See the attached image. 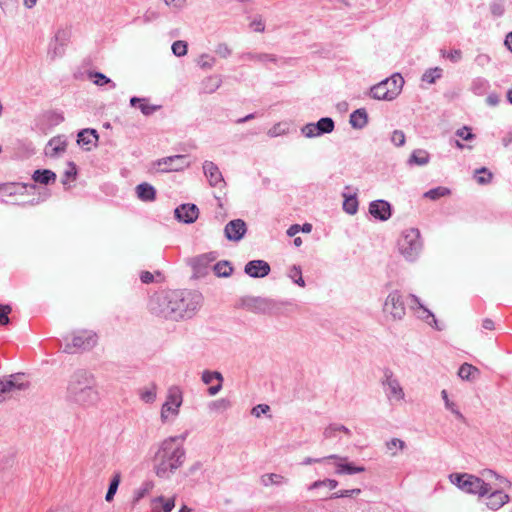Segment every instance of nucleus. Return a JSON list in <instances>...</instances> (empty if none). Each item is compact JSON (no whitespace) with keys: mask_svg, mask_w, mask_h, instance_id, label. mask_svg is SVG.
<instances>
[{"mask_svg":"<svg viewBox=\"0 0 512 512\" xmlns=\"http://www.w3.org/2000/svg\"><path fill=\"white\" fill-rule=\"evenodd\" d=\"M270 266L263 260H252L245 265V273L253 278H262L269 274Z\"/></svg>","mask_w":512,"mask_h":512,"instance_id":"nucleus-17","label":"nucleus"},{"mask_svg":"<svg viewBox=\"0 0 512 512\" xmlns=\"http://www.w3.org/2000/svg\"><path fill=\"white\" fill-rule=\"evenodd\" d=\"M429 154L427 151L423 149H417L412 152L409 157L408 164L409 165H419L423 166L429 162Z\"/></svg>","mask_w":512,"mask_h":512,"instance_id":"nucleus-26","label":"nucleus"},{"mask_svg":"<svg viewBox=\"0 0 512 512\" xmlns=\"http://www.w3.org/2000/svg\"><path fill=\"white\" fill-rule=\"evenodd\" d=\"M119 482H120L119 475H116L110 482L108 491L105 496L106 501L110 502L113 499V497L118 489Z\"/></svg>","mask_w":512,"mask_h":512,"instance_id":"nucleus-44","label":"nucleus"},{"mask_svg":"<svg viewBox=\"0 0 512 512\" xmlns=\"http://www.w3.org/2000/svg\"><path fill=\"white\" fill-rule=\"evenodd\" d=\"M381 383L386 387V395L389 400L402 401L404 399V390L391 369L385 368L383 370Z\"/></svg>","mask_w":512,"mask_h":512,"instance_id":"nucleus-9","label":"nucleus"},{"mask_svg":"<svg viewBox=\"0 0 512 512\" xmlns=\"http://www.w3.org/2000/svg\"><path fill=\"white\" fill-rule=\"evenodd\" d=\"M302 133L307 138H312L315 136H319V132L317 130V126L314 123H308L302 128Z\"/></svg>","mask_w":512,"mask_h":512,"instance_id":"nucleus-49","label":"nucleus"},{"mask_svg":"<svg viewBox=\"0 0 512 512\" xmlns=\"http://www.w3.org/2000/svg\"><path fill=\"white\" fill-rule=\"evenodd\" d=\"M336 428H338V424H331L328 427H326L323 432L324 438L331 439L336 437V434L338 432Z\"/></svg>","mask_w":512,"mask_h":512,"instance_id":"nucleus-59","label":"nucleus"},{"mask_svg":"<svg viewBox=\"0 0 512 512\" xmlns=\"http://www.w3.org/2000/svg\"><path fill=\"white\" fill-rule=\"evenodd\" d=\"M12 311L11 306L0 304V325H7L10 322L8 314Z\"/></svg>","mask_w":512,"mask_h":512,"instance_id":"nucleus-48","label":"nucleus"},{"mask_svg":"<svg viewBox=\"0 0 512 512\" xmlns=\"http://www.w3.org/2000/svg\"><path fill=\"white\" fill-rule=\"evenodd\" d=\"M441 395H442V398H443V400H444V402H445V406H446V408H447V409H449V410H451V412H452L453 414H455L459 419H462V418H463V415L460 413V411H459V410H457V409L455 408V404L449 400V398H448V394H447L446 390H443V391L441 392Z\"/></svg>","mask_w":512,"mask_h":512,"instance_id":"nucleus-47","label":"nucleus"},{"mask_svg":"<svg viewBox=\"0 0 512 512\" xmlns=\"http://www.w3.org/2000/svg\"><path fill=\"white\" fill-rule=\"evenodd\" d=\"M203 171L206 177L208 178L209 184L212 187L223 188L225 186V181L220 172L218 166L211 162L205 161L203 164Z\"/></svg>","mask_w":512,"mask_h":512,"instance_id":"nucleus-13","label":"nucleus"},{"mask_svg":"<svg viewBox=\"0 0 512 512\" xmlns=\"http://www.w3.org/2000/svg\"><path fill=\"white\" fill-rule=\"evenodd\" d=\"M166 5L172 6L176 9H181L185 5V0H163Z\"/></svg>","mask_w":512,"mask_h":512,"instance_id":"nucleus-61","label":"nucleus"},{"mask_svg":"<svg viewBox=\"0 0 512 512\" xmlns=\"http://www.w3.org/2000/svg\"><path fill=\"white\" fill-rule=\"evenodd\" d=\"M197 64L202 68V69H211L214 64H215V58L214 57H211L207 54H202L198 60H197Z\"/></svg>","mask_w":512,"mask_h":512,"instance_id":"nucleus-43","label":"nucleus"},{"mask_svg":"<svg viewBox=\"0 0 512 512\" xmlns=\"http://www.w3.org/2000/svg\"><path fill=\"white\" fill-rule=\"evenodd\" d=\"M156 385L152 384L149 388H145L140 392V398L146 403H152L156 399Z\"/></svg>","mask_w":512,"mask_h":512,"instance_id":"nucleus-39","label":"nucleus"},{"mask_svg":"<svg viewBox=\"0 0 512 512\" xmlns=\"http://www.w3.org/2000/svg\"><path fill=\"white\" fill-rule=\"evenodd\" d=\"M337 485H338V482L333 479L319 480V481H315L314 483H312L309 486V490H316V489H319L320 487H326V488L332 490V489L336 488Z\"/></svg>","mask_w":512,"mask_h":512,"instance_id":"nucleus-40","label":"nucleus"},{"mask_svg":"<svg viewBox=\"0 0 512 512\" xmlns=\"http://www.w3.org/2000/svg\"><path fill=\"white\" fill-rule=\"evenodd\" d=\"M450 194V190L445 187H437L434 189H431L427 191L424 196L431 199V200H437L441 197L447 196Z\"/></svg>","mask_w":512,"mask_h":512,"instance_id":"nucleus-38","label":"nucleus"},{"mask_svg":"<svg viewBox=\"0 0 512 512\" xmlns=\"http://www.w3.org/2000/svg\"><path fill=\"white\" fill-rule=\"evenodd\" d=\"M67 399L77 405L90 407L99 400L94 375L84 369H78L71 374L67 388Z\"/></svg>","mask_w":512,"mask_h":512,"instance_id":"nucleus-3","label":"nucleus"},{"mask_svg":"<svg viewBox=\"0 0 512 512\" xmlns=\"http://www.w3.org/2000/svg\"><path fill=\"white\" fill-rule=\"evenodd\" d=\"M456 135L463 140H472L474 139L475 135L471 133L470 128L467 126H464L456 131Z\"/></svg>","mask_w":512,"mask_h":512,"instance_id":"nucleus-53","label":"nucleus"},{"mask_svg":"<svg viewBox=\"0 0 512 512\" xmlns=\"http://www.w3.org/2000/svg\"><path fill=\"white\" fill-rule=\"evenodd\" d=\"M449 479L452 484L456 485L459 489L466 493L484 496L492 490L490 484L471 474L453 473L450 474Z\"/></svg>","mask_w":512,"mask_h":512,"instance_id":"nucleus-5","label":"nucleus"},{"mask_svg":"<svg viewBox=\"0 0 512 512\" xmlns=\"http://www.w3.org/2000/svg\"><path fill=\"white\" fill-rule=\"evenodd\" d=\"M475 177L479 185H487L492 182L493 173L486 167H482L475 171Z\"/></svg>","mask_w":512,"mask_h":512,"instance_id":"nucleus-35","label":"nucleus"},{"mask_svg":"<svg viewBox=\"0 0 512 512\" xmlns=\"http://www.w3.org/2000/svg\"><path fill=\"white\" fill-rule=\"evenodd\" d=\"M386 447L391 452V455L394 456L396 455V448H399L400 450H403L405 448V442L398 438H393L390 441L386 442Z\"/></svg>","mask_w":512,"mask_h":512,"instance_id":"nucleus-45","label":"nucleus"},{"mask_svg":"<svg viewBox=\"0 0 512 512\" xmlns=\"http://www.w3.org/2000/svg\"><path fill=\"white\" fill-rule=\"evenodd\" d=\"M340 462L336 463V473L341 474H355L364 471V467L354 466L352 463H343L342 461L346 460L345 458H341Z\"/></svg>","mask_w":512,"mask_h":512,"instance_id":"nucleus-29","label":"nucleus"},{"mask_svg":"<svg viewBox=\"0 0 512 512\" xmlns=\"http://www.w3.org/2000/svg\"><path fill=\"white\" fill-rule=\"evenodd\" d=\"M383 310L394 320H401L405 316V305L399 291H392L387 296Z\"/></svg>","mask_w":512,"mask_h":512,"instance_id":"nucleus-10","label":"nucleus"},{"mask_svg":"<svg viewBox=\"0 0 512 512\" xmlns=\"http://www.w3.org/2000/svg\"><path fill=\"white\" fill-rule=\"evenodd\" d=\"M182 404V392L179 387L173 386L168 390L167 400L162 405L161 419L166 421L168 419V413L173 415L178 414V409Z\"/></svg>","mask_w":512,"mask_h":512,"instance_id":"nucleus-11","label":"nucleus"},{"mask_svg":"<svg viewBox=\"0 0 512 512\" xmlns=\"http://www.w3.org/2000/svg\"><path fill=\"white\" fill-rule=\"evenodd\" d=\"M217 253L209 252L195 257L192 260V267L197 276H203L206 274L207 269L216 260Z\"/></svg>","mask_w":512,"mask_h":512,"instance_id":"nucleus-14","label":"nucleus"},{"mask_svg":"<svg viewBox=\"0 0 512 512\" xmlns=\"http://www.w3.org/2000/svg\"><path fill=\"white\" fill-rule=\"evenodd\" d=\"M202 303L203 296L198 291L172 290L152 297L149 306L155 316L178 321L192 318Z\"/></svg>","mask_w":512,"mask_h":512,"instance_id":"nucleus-1","label":"nucleus"},{"mask_svg":"<svg viewBox=\"0 0 512 512\" xmlns=\"http://www.w3.org/2000/svg\"><path fill=\"white\" fill-rule=\"evenodd\" d=\"M270 411V407L267 404H259L253 407L251 414L259 418L262 414H266Z\"/></svg>","mask_w":512,"mask_h":512,"instance_id":"nucleus-54","label":"nucleus"},{"mask_svg":"<svg viewBox=\"0 0 512 512\" xmlns=\"http://www.w3.org/2000/svg\"><path fill=\"white\" fill-rule=\"evenodd\" d=\"M140 279L143 283H151L154 280V276L150 272L144 271L141 273Z\"/></svg>","mask_w":512,"mask_h":512,"instance_id":"nucleus-63","label":"nucleus"},{"mask_svg":"<svg viewBox=\"0 0 512 512\" xmlns=\"http://www.w3.org/2000/svg\"><path fill=\"white\" fill-rule=\"evenodd\" d=\"M288 275L300 287H304L305 286V281H304V279L302 277V271H301V268L299 266L294 265L289 270V274Z\"/></svg>","mask_w":512,"mask_h":512,"instance_id":"nucleus-41","label":"nucleus"},{"mask_svg":"<svg viewBox=\"0 0 512 512\" xmlns=\"http://www.w3.org/2000/svg\"><path fill=\"white\" fill-rule=\"evenodd\" d=\"M204 90L207 93H213L216 91L221 85V79L218 76H211L205 79L203 82Z\"/></svg>","mask_w":512,"mask_h":512,"instance_id":"nucleus-37","label":"nucleus"},{"mask_svg":"<svg viewBox=\"0 0 512 512\" xmlns=\"http://www.w3.org/2000/svg\"><path fill=\"white\" fill-rule=\"evenodd\" d=\"M479 373L478 368L468 363L462 364L458 371L459 377L463 380H473Z\"/></svg>","mask_w":512,"mask_h":512,"instance_id":"nucleus-28","label":"nucleus"},{"mask_svg":"<svg viewBox=\"0 0 512 512\" xmlns=\"http://www.w3.org/2000/svg\"><path fill=\"white\" fill-rule=\"evenodd\" d=\"M351 126L356 129H362L368 122V116L365 109H357L350 115Z\"/></svg>","mask_w":512,"mask_h":512,"instance_id":"nucleus-22","label":"nucleus"},{"mask_svg":"<svg viewBox=\"0 0 512 512\" xmlns=\"http://www.w3.org/2000/svg\"><path fill=\"white\" fill-rule=\"evenodd\" d=\"M369 212L374 218L385 221L391 216V207L387 201L375 200L370 203Z\"/></svg>","mask_w":512,"mask_h":512,"instance_id":"nucleus-18","label":"nucleus"},{"mask_svg":"<svg viewBox=\"0 0 512 512\" xmlns=\"http://www.w3.org/2000/svg\"><path fill=\"white\" fill-rule=\"evenodd\" d=\"M97 334L90 330H83L74 335L72 342L64 347V352L73 353L76 349L88 350L97 344Z\"/></svg>","mask_w":512,"mask_h":512,"instance_id":"nucleus-8","label":"nucleus"},{"mask_svg":"<svg viewBox=\"0 0 512 512\" xmlns=\"http://www.w3.org/2000/svg\"><path fill=\"white\" fill-rule=\"evenodd\" d=\"M66 149V141L61 137L52 138L46 147V155L50 157H55L59 153L65 151Z\"/></svg>","mask_w":512,"mask_h":512,"instance_id":"nucleus-21","label":"nucleus"},{"mask_svg":"<svg viewBox=\"0 0 512 512\" xmlns=\"http://www.w3.org/2000/svg\"><path fill=\"white\" fill-rule=\"evenodd\" d=\"M214 273L218 277H228L233 271L228 261H220L212 266Z\"/></svg>","mask_w":512,"mask_h":512,"instance_id":"nucleus-33","label":"nucleus"},{"mask_svg":"<svg viewBox=\"0 0 512 512\" xmlns=\"http://www.w3.org/2000/svg\"><path fill=\"white\" fill-rule=\"evenodd\" d=\"M326 459H337V460H342L341 457H338L337 455H330L328 457H324V458H319V459H313V458H306L303 462V464L305 465H309V464H312V463H319V462H322Z\"/></svg>","mask_w":512,"mask_h":512,"instance_id":"nucleus-60","label":"nucleus"},{"mask_svg":"<svg viewBox=\"0 0 512 512\" xmlns=\"http://www.w3.org/2000/svg\"><path fill=\"white\" fill-rule=\"evenodd\" d=\"M88 78L93 81V83L97 86H104L106 84H111L112 88L116 87V84L111 81L110 78L105 76L104 74L100 72H89Z\"/></svg>","mask_w":512,"mask_h":512,"instance_id":"nucleus-34","label":"nucleus"},{"mask_svg":"<svg viewBox=\"0 0 512 512\" xmlns=\"http://www.w3.org/2000/svg\"><path fill=\"white\" fill-rule=\"evenodd\" d=\"M509 500V496L501 490L492 491L488 497L486 505L492 509L497 510L501 508Z\"/></svg>","mask_w":512,"mask_h":512,"instance_id":"nucleus-20","label":"nucleus"},{"mask_svg":"<svg viewBox=\"0 0 512 512\" xmlns=\"http://www.w3.org/2000/svg\"><path fill=\"white\" fill-rule=\"evenodd\" d=\"M442 55L449 58L452 62H457L462 58V52L459 49L452 50L449 53L442 51Z\"/></svg>","mask_w":512,"mask_h":512,"instance_id":"nucleus-58","label":"nucleus"},{"mask_svg":"<svg viewBox=\"0 0 512 512\" xmlns=\"http://www.w3.org/2000/svg\"><path fill=\"white\" fill-rule=\"evenodd\" d=\"M361 493L360 489H351V490H340L331 495V498H343V497H352L355 495H359Z\"/></svg>","mask_w":512,"mask_h":512,"instance_id":"nucleus-51","label":"nucleus"},{"mask_svg":"<svg viewBox=\"0 0 512 512\" xmlns=\"http://www.w3.org/2000/svg\"><path fill=\"white\" fill-rule=\"evenodd\" d=\"M242 58L248 61H257L260 63H266V62H277V57L274 54L269 53H252L248 52L242 55Z\"/></svg>","mask_w":512,"mask_h":512,"instance_id":"nucleus-25","label":"nucleus"},{"mask_svg":"<svg viewBox=\"0 0 512 512\" xmlns=\"http://www.w3.org/2000/svg\"><path fill=\"white\" fill-rule=\"evenodd\" d=\"M411 298L413 303L416 304L418 308L423 311V315L421 317L425 319L431 326H434L437 329H439L437 326V320L435 319V316L420 303L419 299L415 295H411Z\"/></svg>","mask_w":512,"mask_h":512,"instance_id":"nucleus-32","label":"nucleus"},{"mask_svg":"<svg viewBox=\"0 0 512 512\" xmlns=\"http://www.w3.org/2000/svg\"><path fill=\"white\" fill-rule=\"evenodd\" d=\"M260 481L263 486L268 487L271 485H281L286 482L284 476L276 473H268L261 476Z\"/></svg>","mask_w":512,"mask_h":512,"instance_id":"nucleus-30","label":"nucleus"},{"mask_svg":"<svg viewBox=\"0 0 512 512\" xmlns=\"http://www.w3.org/2000/svg\"><path fill=\"white\" fill-rule=\"evenodd\" d=\"M420 231L416 228H410L404 231L399 240L400 253L407 259L412 260L421 250Z\"/></svg>","mask_w":512,"mask_h":512,"instance_id":"nucleus-6","label":"nucleus"},{"mask_svg":"<svg viewBox=\"0 0 512 512\" xmlns=\"http://www.w3.org/2000/svg\"><path fill=\"white\" fill-rule=\"evenodd\" d=\"M29 388V382L25 381L24 374L17 373L9 375L0 380V403L5 401L8 396H13L17 391H23Z\"/></svg>","mask_w":512,"mask_h":512,"instance_id":"nucleus-7","label":"nucleus"},{"mask_svg":"<svg viewBox=\"0 0 512 512\" xmlns=\"http://www.w3.org/2000/svg\"><path fill=\"white\" fill-rule=\"evenodd\" d=\"M32 179L37 183L48 185L55 182L56 174L48 169L36 170L32 175Z\"/></svg>","mask_w":512,"mask_h":512,"instance_id":"nucleus-24","label":"nucleus"},{"mask_svg":"<svg viewBox=\"0 0 512 512\" xmlns=\"http://www.w3.org/2000/svg\"><path fill=\"white\" fill-rule=\"evenodd\" d=\"M184 436L163 440L154 457V471L160 478L167 479L180 468L185 459Z\"/></svg>","mask_w":512,"mask_h":512,"instance_id":"nucleus-2","label":"nucleus"},{"mask_svg":"<svg viewBox=\"0 0 512 512\" xmlns=\"http://www.w3.org/2000/svg\"><path fill=\"white\" fill-rule=\"evenodd\" d=\"M246 231V223L241 219H235L228 222L224 228L226 238L234 242L241 240Z\"/></svg>","mask_w":512,"mask_h":512,"instance_id":"nucleus-12","label":"nucleus"},{"mask_svg":"<svg viewBox=\"0 0 512 512\" xmlns=\"http://www.w3.org/2000/svg\"><path fill=\"white\" fill-rule=\"evenodd\" d=\"M156 501H159V502H162L163 503V510L164 512H170L174 506H175V499L174 498H169V499H164L162 496L158 497L156 499Z\"/></svg>","mask_w":512,"mask_h":512,"instance_id":"nucleus-55","label":"nucleus"},{"mask_svg":"<svg viewBox=\"0 0 512 512\" xmlns=\"http://www.w3.org/2000/svg\"><path fill=\"white\" fill-rule=\"evenodd\" d=\"M136 194L142 201H153L156 196V191L152 185L141 183L136 187Z\"/></svg>","mask_w":512,"mask_h":512,"instance_id":"nucleus-23","label":"nucleus"},{"mask_svg":"<svg viewBox=\"0 0 512 512\" xmlns=\"http://www.w3.org/2000/svg\"><path fill=\"white\" fill-rule=\"evenodd\" d=\"M250 27L255 31V32H264L265 31V24L262 20L261 17H257L255 18L251 23H250Z\"/></svg>","mask_w":512,"mask_h":512,"instance_id":"nucleus-57","label":"nucleus"},{"mask_svg":"<svg viewBox=\"0 0 512 512\" xmlns=\"http://www.w3.org/2000/svg\"><path fill=\"white\" fill-rule=\"evenodd\" d=\"M186 155H174L166 157L158 162L159 166L164 165L163 171H178L189 166Z\"/></svg>","mask_w":512,"mask_h":512,"instance_id":"nucleus-16","label":"nucleus"},{"mask_svg":"<svg viewBox=\"0 0 512 512\" xmlns=\"http://www.w3.org/2000/svg\"><path fill=\"white\" fill-rule=\"evenodd\" d=\"M343 197H344V202H343L344 211L350 215L355 214L358 210V200H357L356 194L347 195L346 193H343Z\"/></svg>","mask_w":512,"mask_h":512,"instance_id":"nucleus-31","label":"nucleus"},{"mask_svg":"<svg viewBox=\"0 0 512 512\" xmlns=\"http://www.w3.org/2000/svg\"><path fill=\"white\" fill-rule=\"evenodd\" d=\"M137 103H139V109L145 116L153 114L156 110L160 108V106L148 104L145 98L132 97L130 99V104L132 106H136Z\"/></svg>","mask_w":512,"mask_h":512,"instance_id":"nucleus-27","label":"nucleus"},{"mask_svg":"<svg viewBox=\"0 0 512 512\" xmlns=\"http://www.w3.org/2000/svg\"><path fill=\"white\" fill-rule=\"evenodd\" d=\"M284 133V130L281 128V124L274 125L269 131L268 135L271 137H276Z\"/></svg>","mask_w":512,"mask_h":512,"instance_id":"nucleus-62","label":"nucleus"},{"mask_svg":"<svg viewBox=\"0 0 512 512\" xmlns=\"http://www.w3.org/2000/svg\"><path fill=\"white\" fill-rule=\"evenodd\" d=\"M172 51L178 57L186 55L187 54V43L185 41H181V40L175 41L172 44Z\"/></svg>","mask_w":512,"mask_h":512,"instance_id":"nucleus-46","label":"nucleus"},{"mask_svg":"<svg viewBox=\"0 0 512 512\" xmlns=\"http://www.w3.org/2000/svg\"><path fill=\"white\" fill-rule=\"evenodd\" d=\"M221 58H228L231 55V49L226 44H219L215 50Z\"/></svg>","mask_w":512,"mask_h":512,"instance_id":"nucleus-56","label":"nucleus"},{"mask_svg":"<svg viewBox=\"0 0 512 512\" xmlns=\"http://www.w3.org/2000/svg\"><path fill=\"white\" fill-rule=\"evenodd\" d=\"M441 70L438 68H435L434 70L426 71L423 74L422 80L428 83H434L436 78L440 77Z\"/></svg>","mask_w":512,"mask_h":512,"instance_id":"nucleus-52","label":"nucleus"},{"mask_svg":"<svg viewBox=\"0 0 512 512\" xmlns=\"http://www.w3.org/2000/svg\"><path fill=\"white\" fill-rule=\"evenodd\" d=\"M98 138L99 136L95 129H83L78 133L77 142L90 151L93 147H96Z\"/></svg>","mask_w":512,"mask_h":512,"instance_id":"nucleus-19","label":"nucleus"},{"mask_svg":"<svg viewBox=\"0 0 512 512\" xmlns=\"http://www.w3.org/2000/svg\"><path fill=\"white\" fill-rule=\"evenodd\" d=\"M405 134L403 131L401 130H395L393 133H392V136H391V141L392 143L395 145V146H402L405 144Z\"/></svg>","mask_w":512,"mask_h":512,"instance_id":"nucleus-50","label":"nucleus"},{"mask_svg":"<svg viewBox=\"0 0 512 512\" xmlns=\"http://www.w3.org/2000/svg\"><path fill=\"white\" fill-rule=\"evenodd\" d=\"M0 8L4 14H12L18 9V1L0 0Z\"/></svg>","mask_w":512,"mask_h":512,"instance_id":"nucleus-42","label":"nucleus"},{"mask_svg":"<svg viewBox=\"0 0 512 512\" xmlns=\"http://www.w3.org/2000/svg\"><path fill=\"white\" fill-rule=\"evenodd\" d=\"M317 130L319 135L323 133H330L334 129V121L331 118L325 117L321 118L317 123Z\"/></svg>","mask_w":512,"mask_h":512,"instance_id":"nucleus-36","label":"nucleus"},{"mask_svg":"<svg viewBox=\"0 0 512 512\" xmlns=\"http://www.w3.org/2000/svg\"><path fill=\"white\" fill-rule=\"evenodd\" d=\"M403 85V77L399 73H394L391 77L371 87L370 93L374 99L392 101L401 93Z\"/></svg>","mask_w":512,"mask_h":512,"instance_id":"nucleus-4","label":"nucleus"},{"mask_svg":"<svg viewBox=\"0 0 512 512\" xmlns=\"http://www.w3.org/2000/svg\"><path fill=\"white\" fill-rule=\"evenodd\" d=\"M174 213L179 221L190 224L197 220L199 209L195 204H182L175 209Z\"/></svg>","mask_w":512,"mask_h":512,"instance_id":"nucleus-15","label":"nucleus"},{"mask_svg":"<svg viewBox=\"0 0 512 512\" xmlns=\"http://www.w3.org/2000/svg\"><path fill=\"white\" fill-rule=\"evenodd\" d=\"M214 380V377L212 376V372L211 371H204L203 374H202V381L205 383V384H210L212 381Z\"/></svg>","mask_w":512,"mask_h":512,"instance_id":"nucleus-64","label":"nucleus"}]
</instances>
